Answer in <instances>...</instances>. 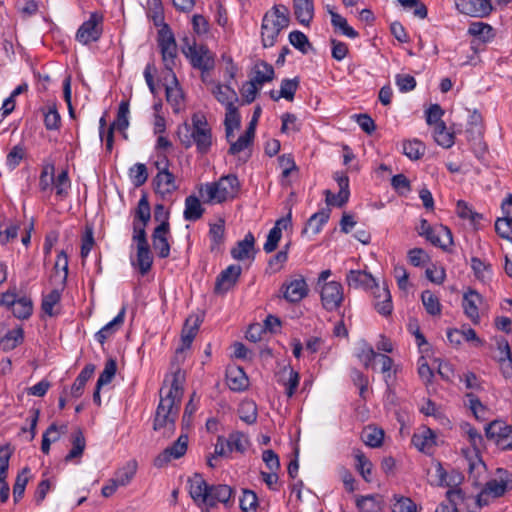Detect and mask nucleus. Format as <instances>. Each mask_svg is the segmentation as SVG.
Masks as SVG:
<instances>
[{
  "label": "nucleus",
  "mask_w": 512,
  "mask_h": 512,
  "mask_svg": "<svg viewBox=\"0 0 512 512\" xmlns=\"http://www.w3.org/2000/svg\"><path fill=\"white\" fill-rule=\"evenodd\" d=\"M185 372L176 368L170 375H167L164 384H169V389L163 396L164 387L160 389V402L156 409L153 422L155 431H162L163 436H171L176 428V419L179 414L181 399L183 396V384Z\"/></svg>",
  "instance_id": "f257e3e1"
},
{
  "label": "nucleus",
  "mask_w": 512,
  "mask_h": 512,
  "mask_svg": "<svg viewBox=\"0 0 512 512\" xmlns=\"http://www.w3.org/2000/svg\"><path fill=\"white\" fill-rule=\"evenodd\" d=\"M481 301V295L475 290H470L463 296L462 305L464 313L472 321L473 324H479L480 322L478 303Z\"/></svg>",
  "instance_id": "b1692460"
},
{
  "label": "nucleus",
  "mask_w": 512,
  "mask_h": 512,
  "mask_svg": "<svg viewBox=\"0 0 512 512\" xmlns=\"http://www.w3.org/2000/svg\"><path fill=\"white\" fill-rule=\"evenodd\" d=\"M185 44L182 46V53L189 59L193 68L202 73L211 71L215 66L214 54L206 45L197 46L195 42H189L188 37L184 38Z\"/></svg>",
  "instance_id": "39448f33"
},
{
  "label": "nucleus",
  "mask_w": 512,
  "mask_h": 512,
  "mask_svg": "<svg viewBox=\"0 0 512 512\" xmlns=\"http://www.w3.org/2000/svg\"><path fill=\"white\" fill-rule=\"evenodd\" d=\"M128 114L129 103L127 101H122L118 107L116 120L110 125V127L119 131H125L129 126Z\"/></svg>",
  "instance_id": "4d7b16f0"
},
{
  "label": "nucleus",
  "mask_w": 512,
  "mask_h": 512,
  "mask_svg": "<svg viewBox=\"0 0 512 512\" xmlns=\"http://www.w3.org/2000/svg\"><path fill=\"white\" fill-rule=\"evenodd\" d=\"M289 10L285 5H274L265 13L261 25V39L264 47H272L280 32L288 27Z\"/></svg>",
  "instance_id": "20e7f679"
},
{
  "label": "nucleus",
  "mask_w": 512,
  "mask_h": 512,
  "mask_svg": "<svg viewBox=\"0 0 512 512\" xmlns=\"http://www.w3.org/2000/svg\"><path fill=\"white\" fill-rule=\"evenodd\" d=\"M283 297L290 303H298L309 293V287L303 276H299L289 282H284L281 287Z\"/></svg>",
  "instance_id": "2eb2a0df"
},
{
  "label": "nucleus",
  "mask_w": 512,
  "mask_h": 512,
  "mask_svg": "<svg viewBox=\"0 0 512 512\" xmlns=\"http://www.w3.org/2000/svg\"><path fill=\"white\" fill-rule=\"evenodd\" d=\"M411 442L419 451L427 452L435 445V434L431 429L425 428L420 433H415Z\"/></svg>",
  "instance_id": "f704fd0d"
},
{
  "label": "nucleus",
  "mask_w": 512,
  "mask_h": 512,
  "mask_svg": "<svg viewBox=\"0 0 512 512\" xmlns=\"http://www.w3.org/2000/svg\"><path fill=\"white\" fill-rule=\"evenodd\" d=\"M132 264L138 267L139 272L142 276L146 275L151 270L153 264V256L150 250V246L138 247L136 254V262H133Z\"/></svg>",
  "instance_id": "c03bdc74"
},
{
  "label": "nucleus",
  "mask_w": 512,
  "mask_h": 512,
  "mask_svg": "<svg viewBox=\"0 0 512 512\" xmlns=\"http://www.w3.org/2000/svg\"><path fill=\"white\" fill-rule=\"evenodd\" d=\"M205 212V209L202 207L201 202L198 197L195 195H189L185 199V209H184V219L186 221H197L199 220Z\"/></svg>",
  "instance_id": "7c9ffc66"
},
{
  "label": "nucleus",
  "mask_w": 512,
  "mask_h": 512,
  "mask_svg": "<svg viewBox=\"0 0 512 512\" xmlns=\"http://www.w3.org/2000/svg\"><path fill=\"white\" fill-rule=\"evenodd\" d=\"M200 324L201 319L198 316L191 315L186 319L181 331L182 346L177 351H184L185 349L190 348L199 331Z\"/></svg>",
  "instance_id": "4be33fe9"
},
{
  "label": "nucleus",
  "mask_w": 512,
  "mask_h": 512,
  "mask_svg": "<svg viewBox=\"0 0 512 512\" xmlns=\"http://www.w3.org/2000/svg\"><path fill=\"white\" fill-rule=\"evenodd\" d=\"M496 474L497 478L487 481L484 485L478 496L479 502L487 496L499 498L512 489V474L502 468H498Z\"/></svg>",
  "instance_id": "1a4fd4ad"
},
{
  "label": "nucleus",
  "mask_w": 512,
  "mask_h": 512,
  "mask_svg": "<svg viewBox=\"0 0 512 512\" xmlns=\"http://www.w3.org/2000/svg\"><path fill=\"white\" fill-rule=\"evenodd\" d=\"M103 33V16L93 12L87 21H84L78 28L75 39L83 45L97 42Z\"/></svg>",
  "instance_id": "6e6552de"
},
{
  "label": "nucleus",
  "mask_w": 512,
  "mask_h": 512,
  "mask_svg": "<svg viewBox=\"0 0 512 512\" xmlns=\"http://www.w3.org/2000/svg\"><path fill=\"white\" fill-rule=\"evenodd\" d=\"M11 309L16 318L28 319L33 312V302L29 297H19Z\"/></svg>",
  "instance_id": "09e8293b"
},
{
  "label": "nucleus",
  "mask_w": 512,
  "mask_h": 512,
  "mask_svg": "<svg viewBox=\"0 0 512 512\" xmlns=\"http://www.w3.org/2000/svg\"><path fill=\"white\" fill-rule=\"evenodd\" d=\"M464 430L471 446L475 451V457L473 459L468 460L469 474L470 477H473L474 481L477 482L481 474H483L486 471V465L478 455V452L483 446V437L477 429H475L468 423L465 424Z\"/></svg>",
  "instance_id": "0eeeda50"
},
{
  "label": "nucleus",
  "mask_w": 512,
  "mask_h": 512,
  "mask_svg": "<svg viewBox=\"0 0 512 512\" xmlns=\"http://www.w3.org/2000/svg\"><path fill=\"white\" fill-rule=\"evenodd\" d=\"M212 92L218 102L225 107L232 106L239 100L236 91L229 85L217 84Z\"/></svg>",
  "instance_id": "4c0bfd02"
},
{
  "label": "nucleus",
  "mask_w": 512,
  "mask_h": 512,
  "mask_svg": "<svg viewBox=\"0 0 512 512\" xmlns=\"http://www.w3.org/2000/svg\"><path fill=\"white\" fill-rule=\"evenodd\" d=\"M117 371V363L115 359H108L105 363L103 371L100 373L97 380L98 388H102L104 385L109 384L114 378Z\"/></svg>",
  "instance_id": "680f3d73"
},
{
  "label": "nucleus",
  "mask_w": 512,
  "mask_h": 512,
  "mask_svg": "<svg viewBox=\"0 0 512 512\" xmlns=\"http://www.w3.org/2000/svg\"><path fill=\"white\" fill-rule=\"evenodd\" d=\"M294 15L298 22L309 26L314 16L313 0H292Z\"/></svg>",
  "instance_id": "cd10ccee"
},
{
  "label": "nucleus",
  "mask_w": 512,
  "mask_h": 512,
  "mask_svg": "<svg viewBox=\"0 0 512 512\" xmlns=\"http://www.w3.org/2000/svg\"><path fill=\"white\" fill-rule=\"evenodd\" d=\"M54 171L55 167L53 164H47L43 167L39 177V189L42 192L52 191V184L54 183Z\"/></svg>",
  "instance_id": "e2e57ef3"
},
{
  "label": "nucleus",
  "mask_w": 512,
  "mask_h": 512,
  "mask_svg": "<svg viewBox=\"0 0 512 512\" xmlns=\"http://www.w3.org/2000/svg\"><path fill=\"white\" fill-rule=\"evenodd\" d=\"M393 512H417V506L412 499L404 496H394Z\"/></svg>",
  "instance_id": "774afa93"
},
{
  "label": "nucleus",
  "mask_w": 512,
  "mask_h": 512,
  "mask_svg": "<svg viewBox=\"0 0 512 512\" xmlns=\"http://www.w3.org/2000/svg\"><path fill=\"white\" fill-rule=\"evenodd\" d=\"M86 447V441L83 432L77 429L72 433V449L65 456V462H71L74 459H79L83 455Z\"/></svg>",
  "instance_id": "ea45409f"
},
{
  "label": "nucleus",
  "mask_w": 512,
  "mask_h": 512,
  "mask_svg": "<svg viewBox=\"0 0 512 512\" xmlns=\"http://www.w3.org/2000/svg\"><path fill=\"white\" fill-rule=\"evenodd\" d=\"M158 46L160 48L164 67L171 74L174 73L177 57V43L174 34L167 24L158 31Z\"/></svg>",
  "instance_id": "423d86ee"
},
{
  "label": "nucleus",
  "mask_w": 512,
  "mask_h": 512,
  "mask_svg": "<svg viewBox=\"0 0 512 512\" xmlns=\"http://www.w3.org/2000/svg\"><path fill=\"white\" fill-rule=\"evenodd\" d=\"M151 219V207L146 193H142L138 201L137 207L134 210L133 222L136 224L148 225Z\"/></svg>",
  "instance_id": "72a5a7b5"
},
{
  "label": "nucleus",
  "mask_w": 512,
  "mask_h": 512,
  "mask_svg": "<svg viewBox=\"0 0 512 512\" xmlns=\"http://www.w3.org/2000/svg\"><path fill=\"white\" fill-rule=\"evenodd\" d=\"M373 295V306L382 316H389L393 311L392 297L386 286L381 287L378 283L371 290Z\"/></svg>",
  "instance_id": "a211bd4d"
},
{
  "label": "nucleus",
  "mask_w": 512,
  "mask_h": 512,
  "mask_svg": "<svg viewBox=\"0 0 512 512\" xmlns=\"http://www.w3.org/2000/svg\"><path fill=\"white\" fill-rule=\"evenodd\" d=\"M239 502L240 509L243 512H256L258 506V497L252 490H243V495Z\"/></svg>",
  "instance_id": "69168bd1"
},
{
  "label": "nucleus",
  "mask_w": 512,
  "mask_h": 512,
  "mask_svg": "<svg viewBox=\"0 0 512 512\" xmlns=\"http://www.w3.org/2000/svg\"><path fill=\"white\" fill-rule=\"evenodd\" d=\"M300 381V375L291 366H284L279 372L278 383L285 388V394L291 398L298 386Z\"/></svg>",
  "instance_id": "aec40b11"
},
{
  "label": "nucleus",
  "mask_w": 512,
  "mask_h": 512,
  "mask_svg": "<svg viewBox=\"0 0 512 512\" xmlns=\"http://www.w3.org/2000/svg\"><path fill=\"white\" fill-rule=\"evenodd\" d=\"M346 282L349 287L363 288L365 290H372L374 285L377 284L372 275L362 270H350L346 275Z\"/></svg>",
  "instance_id": "412c9836"
},
{
  "label": "nucleus",
  "mask_w": 512,
  "mask_h": 512,
  "mask_svg": "<svg viewBox=\"0 0 512 512\" xmlns=\"http://www.w3.org/2000/svg\"><path fill=\"white\" fill-rule=\"evenodd\" d=\"M468 34L483 43L491 41L495 36L492 26L484 22H472L469 25Z\"/></svg>",
  "instance_id": "58836bf2"
},
{
  "label": "nucleus",
  "mask_w": 512,
  "mask_h": 512,
  "mask_svg": "<svg viewBox=\"0 0 512 512\" xmlns=\"http://www.w3.org/2000/svg\"><path fill=\"white\" fill-rule=\"evenodd\" d=\"M425 239L432 245L446 250L448 246L453 244L451 230L444 225H437L431 230V234L425 236Z\"/></svg>",
  "instance_id": "5701e85b"
},
{
  "label": "nucleus",
  "mask_w": 512,
  "mask_h": 512,
  "mask_svg": "<svg viewBox=\"0 0 512 512\" xmlns=\"http://www.w3.org/2000/svg\"><path fill=\"white\" fill-rule=\"evenodd\" d=\"M188 449V435L181 434L176 441L170 446L165 448L158 456L154 459V466L162 468L168 465L172 460L183 457Z\"/></svg>",
  "instance_id": "f8f14e48"
},
{
  "label": "nucleus",
  "mask_w": 512,
  "mask_h": 512,
  "mask_svg": "<svg viewBox=\"0 0 512 512\" xmlns=\"http://www.w3.org/2000/svg\"><path fill=\"white\" fill-rule=\"evenodd\" d=\"M361 438L367 446L377 448L383 443L384 432L376 427L368 426L363 430Z\"/></svg>",
  "instance_id": "8fccbe9b"
},
{
  "label": "nucleus",
  "mask_w": 512,
  "mask_h": 512,
  "mask_svg": "<svg viewBox=\"0 0 512 512\" xmlns=\"http://www.w3.org/2000/svg\"><path fill=\"white\" fill-rule=\"evenodd\" d=\"M466 398L468 400V407L472 411L476 419L485 420L488 413V409L482 404L480 399L473 393H467Z\"/></svg>",
  "instance_id": "13d9d810"
},
{
  "label": "nucleus",
  "mask_w": 512,
  "mask_h": 512,
  "mask_svg": "<svg viewBox=\"0 0 512 512\" xmlns=\"http://www.w3.org/2000/svg\"><path fill=\"white\" fill-rule=\"evenodd\" d=\"M177 136L182 146L188 149L195 145L201 155L209 153L213 144L212 129L202 113L192 115L191 125L187 122L180 125Z\"/></svg>",
  "instance_id": "f03ea898"
},
{
  "label": "nucleus",
  "mask_w": 512,
  "mask_h": 512,
  "mask_svg": "<svg viewBox=\"0 0 512 512\" xmlns=\"http://www.w3.org/2000/svg\"><path fill=\"white\" fill-rule=\"evenodd\" d=\"M434 139L444 148H450L454 144V134L449 132L445 123H439L434 126Z\"/></svg>",
  "instance_id": "603ef678"
},
{
  "label": "nucleus",
  "mask_w": 512,
  "mask_h": 512,
  "mask_svg": "<svg viewBox=\"0 0 512 512\" xmlns=\"http://www.w3.org/2000/svg\"><path fill=\"white\" fill-rule=\"evenodd\" d=\"M330 212L331 210L327 208L314 213L308 219L306 226L303 230V233H306L308 230H311L314 235L318 234L322 230L323 225L328 222L330 218Z\"/></svg>",
  "instance_id": "79ce46f5"
},
{
  "label": "nucleus",
  "mask_w": 512,
  "mask_h": 512,
  "mask_svg": "<svg viewBox=\"0 0 512 512\" xmlns=\"http://www.w3.org/2000/svg\"><path fill=\"white\" fill-rule=\"evenodd\" d=\"M189 494L198 505L205 504L210 494L211 485H208L201 474L195 473L188 479Z\"/></svg>",
  "instance_id": "6ab92c4d"
},
{
  "label": "nucleus",
  "mask_w": 512,
  "mask_h": 512,
  "mask_svg": "<svg viewBox=\"0 0 512 512\" xmlns=\"http://www.w3.org/2000/svg\"><path fill=\"white\" fill-rule=\"evenodd\" d=\"M485 434L501 450H512V426L502 421H493L486 426Z\"/></svg>",
  "instance_id": "9b49d317"
},
{
  "label": "nucleus",
  "mask_w": 512,
  "mask_h": 512,
  "mask_svg": "<svg viewBox=\"0 0 512 512\" xmlns=\"http://www.w3.org/2000/svg\"><path fill=\"white\" fill-rule=\"evenodd\" d=\"M126 309L123 307L118 315L105 326H103L96 334L95 339L103 345L107 339H109L112 335L116 333V331L122 326L124 323Z\"/></svg>",
  "instance_id": "c85d7f7f"
},
{
  "label": "nucleus",
  "mask_w": 512,
  "mask_h": 512,
  "mask_svg": "<svg viewBox=\"0 0 512 512\" xmlns=\"http://www.w3.org/2000/svg\"><path fill=\"white\" fill-rule=\"evenodd\" d=\"M209 236L211 239V251L219 250L225 240V222L223 219L210 225Z\"/></svg>",
  "instance_id": "a18cd8bd"
},
{
  "label": "nucleus",
  "mask_w": 512,
  "mask_h": 512,
  "mask_svg": "<svg viewBox=\"0 0 512 512\" xmlns=\"http://www.w3.org/2000/svg\"><path fill=\"white\" fill-rule=\"evenodd\" d=\"M138 464L136 460L128 461L123 467L117 470L113 478L120 487L127 486L134 478L137 472Z\"/></svg>",
  "instance_id": "a19ab883"
},
{
  "label": "nucleus",
  "mask_w": 512,
  "mask_h": 512,
  "mask_svg": "<svg viewBox=\"0 0 512 512\" xmlns=\"http://www.w3.org/2000/svg\"><path fill=\"white\" fill-rule=\"evenodd\" d=\"M320 298L322 307L333 312L340 308L344 301L343 286L340 282L329 281L321 286Z\"/></svg>",
  "instance_id": "9d476101"
},
{
  "label": "nucleus",
  "mask_w": 512,
  "mask_h": 512,
  "mask_svg": "<svg viewBox=\"0 0 512 512\" xmlns=\"http://www.w3.org/2000/svg\"><path fill=\"white\" fill-rule=\"evenodd\" d=\"M152 184L155 192L162 195L171 194L178 189L175 175L171 171L157 173Z\"/></svg>",
  "instance_id": "393cba45"
},
{
  "label": "nucleus",
  "mask_w": 512,
  "mask_h": 512,
  "mask_svg": "<svg viewBox=\"0 0 512 512\" xmlns=\"http://www.w3.org/2000/svg\"><path fill=\"white\" fill-rule=\"evenodd\" d=\"M242 268L240 265L232 264L221 271L217 276L214 286V293L223 295L232 289L241 276Z\"/></svg>",
  "instance_id": "ddd939ff"
},
{
  "label": "nucleus",
  "mask_w": 512,
  "mask_h": 512,
  "mask_svg": "<svg viewBox=\"0 0 512 512\" xmlns=\"http://www.w3.org/2000/svg\"><path fill=\"white\" fill-rule=\"evenodd\" d=\"M239 417L247 424H253L257 420V407L252 401H244L239 406Z\"/></svg>",
  "instance_id": "bf43d9fd"
},
{
  "label": "nucleus",
  "mask_w": 512,
  "mask_h": 512,
  "mask_svg": "<svg viewBox=\"0 0 512 512\" xmlns=\"http://www.w3.org/2000/svg\"><path fill=\"white\" fill-rule=\"evenodd\" d=\"M510 204H512V194H509L502 202L503 217L496 220L495 230L501 238L512 243V211L509 210Z\"/></svg>",
  "instance_id": "f3484780"
},
{
  "label": "nucleus",
  "mask_w": 512,
  "mask_h": 512,
  "mask_svg": "<svg viewBox=\"0 0 512 512\" xmlns=\"http://www.w3.org/2000/svg\"><path fill=\"white\" fill-rule=\"evenodd\" d=\"M95 371V366L93 364H87L79 373L77 378L75 379L73 385L71 386V396L74 398H79L82 396L84 387L87 381L93 376Z\"/></svg>",
  "instance_id": "473e14b6"
},
{
  "label": "nucleus",
  "mask_w": 512,
  "mask_h": 512,
  "mask_svg": "<svg viewBox=\"0 0 512 512\" xmlns=\"http://www.w3.org/2000/svg\"><path fill=\"white\" fill-rule=\"evenodd\" d=\"M169 235V221H162V223L155 227L152 233V246L156 251L158 257L161 259L168 258L170 255V244L168 241Z\"/></svg>",
  "instance_id": "4468645a"
},
{
  "label": "nucleus",
  "mask_w": 512,
  "mask_h": 512,
  "mask_svg": "<svg viewBox=\"0 0 512 512\" xmlns=\"http://www.w3.org/2000/svg\"><path fill=\"white\" fill-rule=\"evenodd\" d=\"M54 186L56 190V195L61 199L67 197L68 190L71 187V182L68 176V172L63 170L55 179L54 178Z\"/></svg>",
  "instance_id": "338daca9"
},
{
  "label": "nucleus",
  "mask_w": 512,
  "mask_h": 512,
  "mask_svg": "<svg viewBox=\"0 0 512 512\" xmlns=\"http://www.w3.org/2000/svg\"><path fill=\"white\" fill-rule=\"evenodd\" d=\"M171 76L172 85H167L165 88L166 101L172 106L174 113H179L183 107L184 95L176 75L172 73Z\"/></svg>",
  "instance_id": "bb28decb"
},
{
  "label": "nucleus",
  "mask_w": 512,
  "mask_h": 512,
  "mask_svg": "<svg viewBox=\"0 0 512 512\" xmlns=\"http://www.w3.org/2000/svg\"><path fill=\"white\" fill-rule=\"evenodd\" d=\"M421 301L426 312L432 316H439L441 314L442 305L439 298L430 290H425L421 294Z\"/></svg>",
  "instance_id": "de8ad7c7"
},
{
  "label": "nucleus",
  "mask_w": 512,
  "mask_h": 512,
  "mask_svg": "<svg viewBox=\"0 0 512 512\" xmlns=\"http://www.w3.org/2000/svg\"><path fill=\"white\" fill-rule=\"evenodd\" d=\"M240 181L235 174L222 176L218 181L206 183L200 188V196L205 203H222L237 196Z\"/></svg>",
  "instance_id": "7ed1b4c3"
},
{
  "label": "nucleus",
  "mask_w": 512,
  "mask_h": 512,
  "mask_svg": "<svg viewBox=\"0 0 512 512\" xmlns=\"http://www.w3.org/2000/svg\"><path fill=\"white\" fill-rule=\"evenodd\" d=\"M226 381L232 391H244L249 385V380L244 370L238 366H232L227 369Z\"/></svg>",
  "instance_id": "a878e982"
},
{
  "label": "nucleus",
  "mask_w": 512,
  "mask_h": 512,
  "mask_svg": "<svg viewBox=\"0 0 512 512\" xmlns=\"http://www.w3.org/2000/svg\"><path fill=\"white\" fill-rule=\"evenodd\" d=\"M355 468L366 482L371 481L373 464L360 449H354Z\"/></svg>",
  "instance_id": "37998d69"
},
{
  "label": "nucleus",
  "mask_w": 512,
  "mask_h": 512,
  "mask_svg": "<svg viewBox=\"0 0 512 512\" xmlns=\"http://www.w3.org/2000/svg\"><path fill=\"white\" fill-rule=\"evenodd\" d=\"M403 153L410 160H418L425 153V145L419 140H407L403 142Z\"/></svg>",
  "instance_id": "864d4df0"
},
{
  "label": "nucleus",
  "mask_w": 512,
  "mask_h": 512,
  "mask_svg": "<svg viewBox=\"0 0 512 512\" xmlns=\"http://www.w3.org/2000/svg\"><path fill=\"white\" fill-rule=\"evenodd\" d=\"M457 9L466 15L486 17L493 11L490 0H455Z\"/></svg>",
  "instance_id": "dca6fc26"
},
{
  "label": "nucleus",
  "mask_w": 512,
  "mask_h": 512,
  "mask_svg": "<svg viewBox=\"0 0 512 512\" xmlns=\"http://www.w3.org/2000/svg\"><path fill=\"white\" fill-rule=\"evenodd\" d=\"M29 472L30 469L28 467H24L16 477V481L13 486V499L15 503H17L24 495L25 488L29 480Z\"/></svg>",
  "instance_id": "6e6d98bb"
},
{
  "label": "nucleus",
  "mask_w": 512,
  "mask_h": 512,
  "mask_svg": "<svg viewBox=\"0 0 512 512\" xmlns=\"http://www.w3.org/2000/svg\"><path fill=\"white\" fill-rule=\"evenodd\" d=\"M331 24L335 29H339L341 33L349 38L358 37L359 33L349 26L347 20L335 11H330Z\"/></svg>",
  "instance_id": "3c124183"
},
{
  "label": "nucleus",
  "mask_w": 512,
  "mask_h": 512,
  "mask_svg": "<svg viewBox=\"0 0 512 512\" xmlns=\"http://www.w3.org/2000/svg\"><path fill=\"white\" fill-rule=\"evenodd\" d=\"M130 178L135 187H140L145 184L148 179V170L145 164L136 163L130 168Z\"/></svg>",
  "instance_id": "0e129e2a"
},
{
  "label": "nucleus",
  "mask_w": 512,
  "mask_h": 512,
  "mask_svg": "<svg viewBox=\"0 0 512 512\" xmlns=\"http://www.w3.org/2000/svg\"><path fill=\"white\" fill-rule=\"evenodd\" d=\"M255 238L251 232H248L244 239L238 241L236 246L231 249V256L235 260H245L249 257L250 252L254 249Z\"/></svg>",
  "instance_id": "2f4dec72"
},
{
  "label": "nucleus",
  "mask_w": 512,
  "mask_h": 512,
  "mask_svg": "<svg viewBox=\"0 0 512 512\" xmlns=\"http://www.w3.org/2000/svg\"><path fill=\"white\" fill-rule=\"evenodd\" d=\"M229 451H237L243 453L249 444L248 438L239 431L232 432L227 439Z\"/></svg>",
  "instance_id": "5fc2aeb1"
},
{
  "label": "nucleus",
  "mask_w": 512,
  "mask_h": 512,
  "mask_svg": "<svg viewBox=\"0 0 512 512\" xmlns=\"http://www.w3.org/2000/svg\"><path fill=\"white\" fill-rule=\"evenodd\" d=\"M471 268L474 276L482 283H488L492 278V265L478 257L471 258Z\"/></svg>",
  "instance_id": "e433bc0d"
},
{
  "label": "nucleus",
  "mask_w": 512,
  "mask_h": 512,
  "mask_svg": "<svg viewBox=\"0 0 512 512\" xmlns=\"http://www.w3.org/2000/svg\"><path fill=\"white\" fill-rule=\"evenodd\" d=\"M4 340L0 342L3 347V350L10 351L15 349L17 346L23 343L24 341V330L22 327H18L16 329H9L7 334H5Z\"/></svg>",
  "instance_id": "49530a36"
},
{
  "label": "nucleus",
  "mask_w": 512,
  "mask_h": 512,
  "mask_svg": "<svg viewBox=\"0 0 512 512\" xmlns=\"http://www.w3.org/2000/svg\"><path fill=\"white\" fill-rule=\"evenodd\" d=\"M234 491L229 485L219 484L211 485L210 494L207 498L206 506L214 507L218 502L227 504Z\"/></svg>",
  "instance_id": "c756f323"
},
{
  "label": "nucleus",
  "mask_w": 512,
  "mask_h": 512,
  "mask_svg": "<svg viewBox=\"0 0 512 512\" xmlns=\"http://www.w3.org/2000/svg\"><path fill=\"white\" fill-rule=\"evenodd\" d=\"M290 44L303 54H306L312 48L308 37L301 31L295 30L289 34Z\"/></svg>",
  "instance_id": "052dcab7"
},
{
  "label": "nucleus",
  "mask_w": 512,
  "mask_h": 512,
  "mask_svg": "<svg viewBox=\"0 0 512 512\" xmlns=\"http://www.w3.org/2000/svg\"><path fill=\"white\" fill-rule=\"evenodd\" d=\"M274 76L275 72L273 66L261 60L255 64L254 77L251 80L259 86H262L264 83L272 81Z\"/></svg>",
  "instance_id": "c9c22d12"
}]
</instances>
